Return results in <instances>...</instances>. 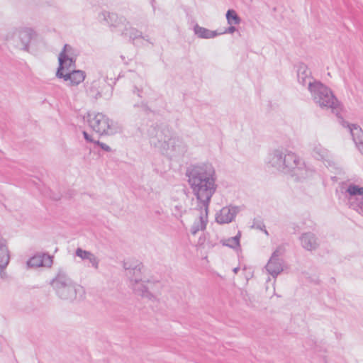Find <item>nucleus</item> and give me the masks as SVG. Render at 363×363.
<instances>
[{
  "label": "nucleus",
  "instance_id": "7ed1b4c3",
  "mask_svg": "<svg viewBox=\"0 0 363 363\" xmlns=\"http://www.w3.org/2000/svg\"><path fill=\"white\" fill-rule=\"evenodd\" d=\"M268 164L279 172L296 176L299 180L312 177L314 173L297 155L286 149L274 150L269 155Z\"/></svg>",
  "mask_w": 363,
  "mask_h": 363
},
{
  "label": "nucleus",
  "instance_id": "393cba45",
  "mask_svg": "<svg viewBox=\"0 0 363 363\" xmlns=\"http://www.w3.org/2000/svg\"><path fill=\"white\" fill-rule=\"evenodd\" d=\"M99 82L98 81H94L90 86L86 89L88 94L94 98L99 99L101 96V91L99 89Z\"/></svg>",
  "mask_w": 363,
  "mask_h": 363
},
{
  "label": "nucleus",
  "instance_id": "0eeeda50",
  "mask_svg": "<svg viewBox=\"0 0 363 363\" xmlns=\"http://www.w3.org/2000/svg\"><path fill=\"white\" fill-rule=\"evenodd\" d=\"M99 18L104 21L111 28L112 31L121 33L122 30H128L129 22L123 16H118L116 13L102 11L99 14Z\"/></svg>",
  "mask_w": 363,
  "mask_h": 363
},
{
  "label": "nucleus",
  "instance_id": "7c9ffc66",
  "mask_svg": "<svg viewBox=\"0 0 363 363\" xmlns=\"http://www.w3.org/2000/svg\"><path fill=\"white\" fill-rule=\"evenodd\" d=\"M91 252L86 251L80 247H78L75 252L76 255L83 260L87 259L89 256L91 255Z\"/></svg>",
  "mask_w": 363,
  "mask_h": 363
},
{
  "label": "nucleus",
  "instance_id": "cd10ccee",
  "mask_svg": "<svg viewBox=\"0 0 363 363\" xmlns=\"http://www.w3.org/2000/svg\"><path fill=\"white\" fill-rule=\"evenodd\" d=\"M42 259L40 255H35L30 257L28 262L27 264L29 267H42Z\"/></svg>",
  "mask_w": 363,
  "mask_h": 363
},
{
  "label": "nucleus",
  "instance_id": "20e7f679",
  "mask_svg": "<svg viewBox=\"0 0 363 363\" xmlns=\"http://www.w3.org/2000/svg\"><path fill=\"white\" fill-rule=\"evenodd\" d=\"M308 90L314 102L323 108H331L337 115L339 112V101L333 91L319 81L310 82Z\"/></svg>",
  "mask_w": 363,
  "mask_h": 363
},
{
  "label": "nucleus",
  "instance_id": "a878e982",
  "mask_svg": "<svg viewBox=\"0 0 363 363\" xmlns=\"http://www.w3.org/2000/svg\"><path fill=\"white\" fill-rule=\"evenodd\" d=\"M226 19L228 21V23L230 25H237L239 24L241 21L240 16L238 15L235 11L233 9L228 10L226 13Z\"/></svg>",
  "mask_w": 363,
  "mask_h": 363
},
{
  "label": "nucleus",
  "instance_id": "412c9836",
  "mask_svg": "<svg viewBox=\"0 0 363 363\" xmlns=\"http://www.w3.org/2000/svg\"><path fill=\"white\" fill-rule=\"evenodd\" d=\"M345 192L350 196V202L353 201L355 198H360L363 196V187H360L354 184H350L347 188Z\"/></svg>",
  "mask_w": 363,
  "mask_h": 363
},
{
  "label": "nucleus",
  "instance_id": "5701e85b",
  "mask_svg": "<svg viewBox=\"0 0 363 363\" xmlns=\"http://www.w3.org/2000/svg\"><path fill=\"white\" fill-rule=\"evenodd\" d=\"M64 62L63 66H62L60 62H59V67L56 72V76L58 78H62L66 72H68L76 67V62H71L69 60H65Z\"/></svg>",
  "mask_w": 363,
  "mask_h": 363
},
{
  "label": "nucleus",
  "instance_id": "2f4dec72",
  "mask_svg": "<svg viewBox=\"0 0 363 363\" xmlns=\"http://www.w3.org/2000/svg\"><path fill=\"white\" fill-rule=\"evenodd\" d=\"M87 260L89 261L91 266L96 269H99V259L91 252V255L89 256Z\"/></svg>",
  "mask_w": 363,
  "mask_h": 363
},
{
  "label": "nucleus",
  "instance_id": "1a4fd4ad",
  "mask_svg": "<svg viewBox=\"0 0 363 363\" xmlns=\"http://www.w3.org/2000/svg\"><path fill=\"white\" fill-rule=\"evenodd\" d=\"M35 32L31 28H26L18 30L13 35V40L17 39L20 43H17L16 46L21 50H28L30 42Z\"/></svg>",
  "mask_w": 363,
  "mask_h": 363
},
{
  "label": "nucleus",
  "instance_id": "f3484780",
  "mask_svg": "<svg viewBox=\"0 0 363 363\" xmlns=\"http://www.w3.org/2000/svg\"><path fill=\"white\" fill-rule=\"evenodd\" d=\"M311 72L304 63H300L297 69V78L298 82L303 86L308 85L311 81Z\"/></svg>",
  "mask_w": 363,
  "mask_h": 363
},
{
  "label": "nucleus",
  "instance_id": "a211bd4d",
  "mask_svg": "<svg viewBox=\"0 0 363 363\" xmlns=\"http://www.w3.org/2000/svg\"><path fill=\"white\" fill-rule=\"evenodd\" d=\"M194 34L201 39H211L217 37L220 33L216 30H211L204 27L200 26L199 24H196L193 28Z\"/></svg>",
  "mask_w": 363,
  "mask_h": 363
},
{
  "label": "nucleus",
  "instance_id": "2eb2a0df",
  "mask_svg": "<svg viewBox=\"0 0 363 363\" xmlns=\"http://www.w3.org/2000/svg\"><path fill=\"white\" fill-rule=\"evenodd\" d=\"M350 132L359 152L363 155V130L359 125L352 124Z\"/></svg>",
  "mask_w": 363,
  "mask_h": 363
},
{
  "label": "nucleus",
  "instance_id": "6e6552de",
  "mask_svg": "<svg viewBox=\"0 0 363 363\" xmlns=\"http://www.w3.org/2000/svg\"><path fill=\"white\" fill-rule=\"evenodd\" d=\"M280 252L276 250L272 255L265 268L273 277H277L283 271V260L279 258Z\"/></svg>",
  "mask_w": 363,
  "mask_h": 363
},
{
  "label": "nucleus",
  "instance_id": "4be33fe9",
  "mask_svg": "<svg viewBox=\"0 0 363 363\" xmlns=\"http://www.w3.org/2000/svg\"><path fill=\"white\" fill-rule=\"evenodd\" d=\"M312 155L318 160H325L328 157V151L321 145L317 144L313 148Z\"/></svg>",
  "mask_w": 363,
  "mask_h": 363
},
{
  "label": "nucleus",
  "instance_id": "4c0bfd02",
  "mask_svg": "<svg viewBox=\"0 0 363 363\" xmlns=\"http://www.w3.org/2000/svg\"><path fill=\"white\" fill-rule=\"evenodd\" d=\"M341 124L343 127L347 128L350 130V126H352V124L349 123L347 121H345L342 118Z\"/></svg>",
  "mask_w": 363,
  "mask_h": 363
},
{
  "label": "nucleus",
  "instance_id": "c756f323",
  "mask_svg": "<svg viewBox=\"0 0 363 363\" xmlns=\"http://www.w3.org/2000/svg\"><path fill=\"white\" fill-rule=\"evenodd\" d=\"M41 257V259L43 261L42 262V267H50L52 264V256H50L48 254L43 253L42 255H40Z\"/></svg>",
  "mask_w": 363,
  "mask_h": 363
},
{
  "label": "nucleus",
  "instance_id": "bb28decb",
  "mask_svg": "<svg viewBox=\"0 0 363 363\" xmlns=\"http://www.w3.org/2000/svg\"><path fill=\"white\" fill-rule=\"evenodd\" d=\"M350 207L363 216V196L360 198H355L350 201Z\"/></svg>",
  "mask_w": 363,
  "mask_h": 363
},
{
  "label": "nucleus",
  "instance_id": "58836bf2",
  "mask_svg": "<svg viewBox=\"0 0 363 363\" xmlns=\"http://www.w3.org/2000/svg\"><path fill=\"white\" fill-rule=\"evenodd\" d=\"M174 209L178 212V213L179 214V216H181L182 206L177 205L175 206Z\"/></svg>",
  "mask_w": 363,
  "mask_h": 363
},
{
  "label": "nucleus",
  "instance_id": "473e14b6",
  "mask_svg": "<svg viewBox=\"0 0 363 363\" xmlns=\"http://www.w3.org/2000/svg\"><path fill=\"white\" fill-rule=\"evenodd\" d=\"M94 145H97L101 147V150H103L105 152H111V148L106 144L100 142L99 140H96L94 142Z\"/></svg>",
  "mask_w": 363,
  "mask_h": 363
},
{
  "label": "nucleus",
  "instance_id": "f704fd0d",
  "mask_svg": "<svg viewBox=\"0 0 363 363\" xmlns=\"http://www.w3.org/2000/svg\"><path fill=\"white\" fill-rule=\"evenodd\" d=\"M82 133H83L84 138L86 142L93 143L94 144V142L96 140H94L92 139L91 136L86 131H83Z\"/></svg>",
  "mask_w": 363,
  "mask_h": 363
},
{
  "label": "nucleus",
  "instance_id": "f03ea898",
  "mask_svg": "<svg viewBox=\"0 0 363 363\" xmlns=\"http://www.w3.org/2000/svg\"><path fill=\"white\" fill-rule=\"evenodd\" d=\"M150 145L162 155L169 157L183 156L187 152V145L182 138L173 135L168 127L160 128L152 124L147 130Z\"/></svg>",
  "mask_w": 363,
  "mask_h": 363
},
{
  "label": "nucleus",
  "instance_id": "9b49d317",
  "mask_svg": "<svg viewBox=\"0 0 363 363\" xmlns=\"http://www.w3.org/2000/svg\"><path fill=\"white\" fill-rule=\"evenodd\" d=\"M132 288L134 293L142 298H145L150 301L156 299L153 294L150 291V288L145 284V281H142L141 279L135 278L134 282H132Z\"/></svg>",
  "mask_w": 363,
  "mask_h": 363
},
{
  "label": "nucleus",
  "instance_id": "c9c22d12",
  "mask_svg": "<svg viewBox=\"0 0 363 363\" xmlns=\"http://www.w3.org/2000/svg\"><path fill=\"white\" fill-rule=\"evenodd\" d=\"M236 28L232 25L229 26L224 32L222 33H233L236 30Z\"/></svg>",
  "mask_w": 363,
  "mask_h": 363
},
{
  "label": "nucleus",
  "instance_id": "ddd939ff",
  "mask_svg": "<svg viewBox=\"0 0 363 363\" xmlns=\"http://www.w3.org/2000/svg\"><path fill=\"white\" fill-rule=\"evenodd\" d=\"M299 240L301 246L308 251L315 250L319 247L318 238L311 232L302 233Z\"/></svg>",
  "mask_w": 363,
  "mask_h": 363
},
{
  "label": "nucleus",
  "instance_id": "9d476101",
  "mask_svg": "<svg viewBox=\"0 0 363 363\" xmlns=\"http://www.w3.org/2000/svg\"><path fill=\"white\" fill-rule=\"evenodd\" d=\"M239 211L240 208L238 206H225L216 214V220L220 224L229 223L235 219Z\"/></svg>",
  "mask_w": 363,
  "mask_h": 363
},
{
  "label": "nucleus",
  "instance_id": "a19ab883",
  "mask_svg": "<svg viewBox=\"0 0 363 363\" xmlns=\"http://www.w3.org/2000/svg\"><path fill=\"white\" fill-rule=\"evenodd\" d=\"M154 1H155V0H151V3L152 5H153Z\"/></svg>",
  "mask_w": 363,
  "mask_h": 363
},
{
  "label": "nucleus",
  "instance_id": "b1692460",
  "mask_svg": "<svg viewBox=\"0 0 363 363\" xmlns=\"http://www.w3.org/2000/svg\"><path fill=\"white\" fill-rule=\"evenodd\" d=\"M240 233L234 237L229 238L228 239L222 240L220 242L223 246H227L232 249H236L240 246Z\"/></svg>",
  "mask_w": 363,
  "mask_h": 363
},
{
  "label": "nucleus",
  "instance_id": "c85d7f7f",
  "mask_svg": "<svg viewBox=\"0 0 363 363\" xmlns=\"http://www.w3.org/2000/svg\"><path fill=\"white\" fill-rule=\"evenodd\" d=\"M252 228L259 230H262L267 235H269L268 231L265 228V225H264V222L259 218L254 219L253 223L252 225Z\"/></svg>",
  "mask_w": 363,
  "mask_h": 363
},
{
  "label": "nucleus",
  "instance_id": "ea45409f",
  "mask_svg": "<svg viewBox=\"0 0 363 363\" xmlns=\"http://www.w3.org/2000/svg\"><path fill=\"white\" fill-rule=\"evenodd\" d=\"M239 270H240V268H239V267H235V268H234V269H233V272H234V273H235V274H236V273H238V272Z\"/></svg>",
  "mask_w": 363,
  "mask_h": 363
},
{
  "label": "nucleus",
  "instance_id": "6ab92c4d",
  "mask_svg": "<svg viewBox=\"0 0 363 363\" xmlns=\"http://www.w3.org/2000/svg\"><path fill=\"white\" fill-rule=\"evenodd\" d=\"M10 255L8 247L6 246V240L0 237V267L6 268L9 264Z\"/></svg>",
  "mask_w": 363,
  "mask_h": 363
},
{
  "label": "nucleus",
  "instance_id": "f257e3e1",
  "mask_svg": "<svg viewBox=\"0 0 363 363\" xmlns=\"http://www.w3.org/2000/svg\"><path fill=\"white\" fill-rule=\"evenodd\" d=\"M186 176L197 200L196 210L199 211V220L191 228V234L196 235L206 228L210 202L217 189L216 169L210 162L197 163L186 168Z\"/></svg>",
  "mask_w": 363,
  "mask_h": 363
},
{
  "label": "nucleus",
  "instance_id": "4468645a",
  "mask_svg": "<svg viewBox=\"0 0 363 363\" xmlns=\"http://www.w3.org/2000/svg\"><path fill=\"white\" fill-rule=\"evenodd\" d=\"M77 55L78 52L76 49L69 44H65L59 55L58 61L60 62L62 66H63L64 61L65 60L76 62Z\"/></svg>",
  "mask_w": 363,
  "mask_h": 363
},
{
  "label": "nucleus",
  "instance_id": "423d86ee",
  "mask_svg": "<svg viewBox=\"0 0 363 363\" xmlns=\"http://www.w3.org/2000/svg\"><path fill=\"white\" fill-rule=\"evenodd\" d=\"M86 119L90 128L100 135H113L120 131L118 124L102 113H88Z\"/></svg>",
  "mask_w": 363,
  "mask_h": 363
},
{
  "label": "nucleus",
  "instance_id": "79ce46f5",
  "mask_svg": "<svg viewBox=\"0 0 363 363\" xmlns=\"http://www.w3.org/2000/svg\"><path fill=\"white\" fill-rule=\"evenodd\" d=\"M121 57L123 60L124 59V57L123 55H121Z\"/></svg>",
  "mask_w": 363,
  "mask_h": 363
},
{
  "label": "nucleus",
  "instance_id": "39448f33",
  "mask_svg": "<svg viewBox=\"0 0 363 363\" xmlns=\"http://www.w3.org/2000/svg\"><path fill=\"white\" fill-rule=\"evenodd\" d=\"M50 284L57 296L63 300L72 301L76 298L77 293L83 291L82 286L76 284L62 269L58 271Z\"/></svg>",
  "mask_w": 363,
  "mask_h": 363
},
{
  "label": "nucleus",
  "instance_id": "dca6fc26",
  "mask_svg": "<svg viewBox=\"0 0 363 363\" xmlns=\"http://www.w3.org/2000/svg\"><path fill=\"white\" fill-rule=\"evenodd\" d=\"M86 74L84 71L73 69L66 72L61 79L65 81H69L71 85H78L84 80Z\"/></svg>",
  "mask_w": 363,
  "mask_h": 363
},
{
  "label": "nucleus",
  "instance_id": "aec40b11",
  "mask_svg": "<svg viewBox=\"0 0 363 363\" xmlns=\"http://www.w3.org/2000/svg\"><path fill=\"white\" fill-rule=\"evenodd\" d=\"M121 35L123 36L128 37L133 44L135 43V40L139 38H142L148 41V39L147 38V36H143L142 32L132 27L130 23L129 26H128V30H122Z\"/></svg>",
  "mask_w": 363,
  "mask_h": 363
},
{
  "label": "nucleus",
  "instance_id": "e433bc0d",
  "mask_svg": "<svg viewBox=\"0 0 363 363\" xmlns=\"http://www.w3.org/2000/svg\"><path fill=\"white\" fill-rule=\"evenodd\" d=\"M5 268H1L0 267V277L2 279H6L8 277L7 273L5 272Z\"/></svg>",
  "mask_w": 363,
  "mask_h": 363
},
{
  "label": "nucleus",
  "instance_id": "72a5a7b5",
  "mask_svg": "<svg viewBox=\"0 0 363 363\" xmlns=\"http://www.w3.org/2000/svg\"><path fill=\"white\" fill-rule=\"evenodd\" d=\"M133 93L134 94H137V96L140 98H143V90L142 88H140L137 86H133Z\"/></svg>",
  "mask_w": 363,
  "mask_h": 363
},
{
  "label": "nucleus",
  "instance_id": "f8f14e48",
  "mask_svg": "<svg viewBox=\"0 0 363 363\" xmlns=\"http://www.w3.org/2000/svg\"><path fill=\"white\" fill-rule=\"evenodd\" d=\"M123 266L126 271V274L129 276L131 282H134L135 278L141 279V269L143 267L142 262L138 260L126 261L123 262Z\"/></svg>",
  "mask_w": 363,
  "mask_h": 363
}]
</instances>
